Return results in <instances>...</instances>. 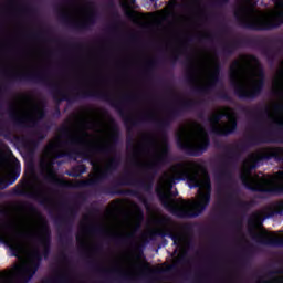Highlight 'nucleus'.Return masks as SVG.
Here are the masks:
<instances>
[{
  "label": "nucleus",
  "instance_id": "1",
  "mask_svg": "<svg viewBox=\"0 0 283 283\" xmlns=\"http://www.w3.org/2000/svg\"><path fill=\"white\" fill-rule=\"evenodd\" d=\"M48 226L41 219L22 220L15 226H0V242L7 244L20 263L9 272L0 274V283L30 280L39 269V252L31 240H45Z\"/></svg>",
  "mask_w": 283,
  "mask_h": 283
},
{
  "label": "nucleus",
  "instance_id": "2",
  "mask_svg": "<svg viewBox=\"0 0 283 283\" xmlns=\"http://www.w3.org/2000/svg\"><path fill=\"white\" fill-rule=\"evenodd\" d=\"M241 180L252 191H283V148H262L249 155L241 168Z\"/></svg>",
  "mask_w": 283,
  "mask_h": 283
},
{
  "label": "nucleus",
  "instance_id": "3",
  "mask_svg": "<svg viewBox=\"0 0 283 283\" xmlns=\"http://www.w3.org/2000/svg\"><path fill=\"white\" fill-rule=\"evenodd\" d=\"M178 180H189L190 187H198V196L193 201L178 199L179 218L200 216L211 200V180L207 169L205 166L193 161L179 163Z\"/></svg>",
  "mask_w": 283,
  "mask_h": 283
},
{
  "label": "nucleus",
  "instance_id": "4",
  "mask_svg": "<svg viewBox=\"0 0 283 283\" xmlns=\"http://www.w3.org/2000/svg\"><path fill=\"white\" fill-rule=\"evenodd\" d=\"M235 18L251 30H271L283 23V0H240Z\"/></svg>",
  "mask_w": 283,
  "mask_h": 283
},
{
  "label": "nucleus",
  "instance_id": "5",
  "mask_svg": "<svg viewBox=\"0 0 283 283\" xmlns=\"http://www.w3.org/2000/svg\"><path fill=\"white\" fill-rule=\"evenodd\" d=\"M230 81L240 98H254L264 85V72L253 55H243L230 66Z\"/></svg>",
  "mask_w": 283,
  "mask_h": 283
},
{
  "label": "nucleus",
  "instance_id": "6",
  "mask_svg": "<svg viewBox=\"0 0 283 283\" xmlns=\"http://www.w3.org/2000/svg\"><path fill=\"white\" fill-rule=\"evenodd\" d=\"M220 74L218 59L211 53L199 54L190 65V78L199 90H209L213 87Z\"/></svg>",
  "mask_w": 283,
  "mask_h": 283
},
{
  "label": "nucleus",
  "instance_id": "7",
  "mask_svg": "<svg viewBox=\"0 0 283 283\" xmlns=\"http://www.w3.org/2000/svg\"><path fill=\"white\" fill-rule=\"evenodd\" d=\"M178 145L191 156H199L209 145L205 127L196 122L178 128Z\"/></svg>",
  "mask_w": 283,
  "mask_h": 283
},
{
  "label": "nucleus",
  "instance_id": "8",
  "mask_svg": "<svg viewBox=\"0 0 283 283\" xmlns=\"http://www.w3.org/2000/svg\"><path fill=\"white\" fill-rule=\"evenodd\" d=\"M210 127L214 134H231L235 132L238 123L235 120V111L229 107L217 109L210 116Z\"/></svg>",
  "mask_w": 283,
  "mask_h": 283
},
{
  "label": "nucleus",
  "instance_id": "9",
  "mask_svg": "<svg viewBox=\"0 0 283 283\" xmlns=\"http://www.w3.org/2000/svg\"><path fill=\"white\" fill-rule=\"evenodd\" d=\"M262 218H264V212H254L249 221V227L251 231H255V233L261 238V240H266L269 244H275L280 247L283 244V233H271L266 230L262 229Z\"/></svg>",
  "mask_w": 283,
  "mask_h": 283
},
{
  "label": "nucleus",
  "instance_id": "10",
  "mask_svg": "<svg viewBox=\"0 0 283 283\" xmlns=\"http://www.w3.org/2000/svg\"><path fill=\"white\" fill-rule=\"evenodd\" d=\"M59 151H61V138L55 137L44 149L42 163H46V169L49 175H53L52 172V159L59 156Z\"/></svg>",
  "mask_w": 283,
  "mask_h": 283
},
{
  "label": "nucleus",
  "instance_id": "11",
  "mask_svg": "<svg viewBox=\"0 0 283 283\" xmlns=\"http://www.w3.org/2000/svg\"><path fill=\"white\" fill-rule=\"evenodd\" d=\"M122 266L127 273L134 275L143 269V258L140 254H129L122 261Z\"/></svg>",
  "mask_w": 283,
  "mask_h": 283
},
{
  "label": "nucleus",
  "instance_id": "12",
  "mask_svg": "<svg viewBox=\"0 0 283 283\" xmlns=\"http://www.w3.org/2000/svg\"><path fill=\"white\" fill-rule=\"evenodd\" d=\"M17 178H19V176H14V167L10 164H6L0 172V185H13Z\"/></svg>",
  "mask_w": 283,
  "mask_h": 283
},
{
  "label": "nucleus",
  "instance_id": "13",
  "mask_svg": "<svg viewBox=\"0 0 283 283\" xmlns=\"http://www.w3.org/2000/svg\"><path fill=\"white\" fill-rule=\"evenodd\" d=\"M174 182V175L167 174L161 177L158 185V191L160 193H169L171 185Z\"/></svg>",
  "mask_w": 283,
  "mask_h": 283
},
{
  "label": "nucleus",
  "instance_id": "14",
  "mask_svg": "<svg viewBox=\"0 0 283 283\" xmlns=\"http://www.w3.org/2000/svg\"><path fill=\"white\" fill-rule=\"evenodd\" d=\"M140 220H143V214L138 212L134 218L129 219L125 224V229L134 230L138 224H140Z\"/></svg>",
  "mask_w": 283,
  "mask_h": 283
},
{
  "label": "nucleus",
  "instance_id": "15",
  "mask_svg": "<svg viewBox=\"0 0 283 283\" xmlns=\"http://www.w3.org/2000/svg\"><path fill=\"white\" fill-rule=\"evenodd\" d=\"M30 116L33 118H39V115H41V107L40 106H33L29 111Z\"/></svg>",
  "mask_w": 283,
  "mask_h": 283
},
{
  "label": "nucleus",
  "instance_id": "16",
  "mask_svg": "<svg viewBox=\"0 0 283 283\" xmlns=\"http://www.w3.org/2000/svg\"><path fill=\"white\" fill-rule=\"evenodd\" d=\"M31 105H32V101L24 99L23 102H21L20 107L21 109H29Z\"/></svg>",
  "mask_w": 283,
  "mask_h": 283
},
{
  "label": "nucleus",
  "instance_id": "17",
  "mask_svg": "<svg viewBox=\"0 0 283 283\" xmlns=\"http://www.w3.org/2000/svg\"><path fill=\"white\" fill-rule=\"evenodd\" d=\"M34 174L32 172V170H30V175L28 177V181L24 184L23 190L28 189V187H30V185L32 184V176Z\"/></svg>",
  "mask_w": 283,
  "mask_h": 283
},
{
  "label": "nucleus",
  "instance_id": "18",
  "mask_svg": "<svg viewBox=\"0 0 283 283\" xmlns=\"http://www.w3.org/2000/svg\"><path fill=\"white\" fill-rule=\"evenodd\" d=\"M114 218H116L114 211L106 212V220H114Z\"/></svg>",
  "mask_w": 283,
  "mask_h": 283
},
{
  "label": "nucleus",
  "instance_id": "19",
  "mask_svg": "<svg viewBox=\"0 0 283 283\" xmlns=\"http://www.w3.org/2000/svg\"><path fill=\"white\" fill-rule=\"evenodd\" d=\"M94 169H95L96 171H101V166H99V165L94 164Z\"/></svg>",
  "mask_w": 283,
  "mask_h": 283
},
{
  "label": "nucleus",
  "instance_id": "20",
  "mask_svg": "<svg viewBox=\"0 0 283 283\" xmlns=\"http://www.w3.org/2000/svg\"><path fill=\"white\" fill-rule=\"evenodd\" d=\"M193 3H195L196 6H198V0H193Z\"/></svg>",
  "mask_w": 283,
  "mask_h": 283
},
{
  "label": "nucleus",
  "instance_id": "21",
  "mask_svg": "<svg viewBox=\"0 0 283 283\" xmlns=\"http://www.w3.org/2000/svg\"><path fill=\"white\" fill-rule=\"evenodd\" d=\"M178 240H179V243H180V233H179Z\"/></svg>",
  "mask_w": 283,
  "mask_h": 283
}]
</instances>
